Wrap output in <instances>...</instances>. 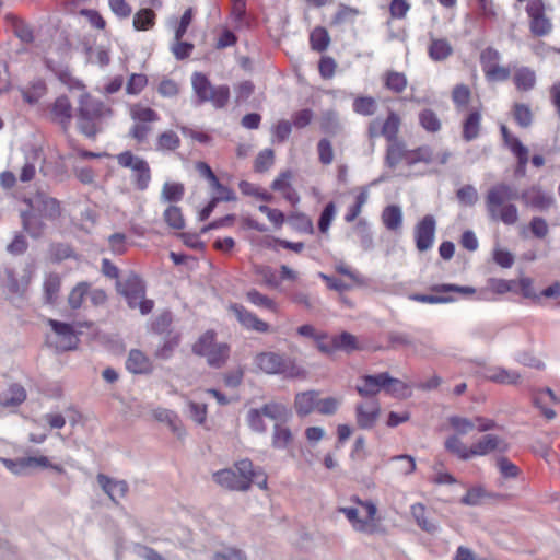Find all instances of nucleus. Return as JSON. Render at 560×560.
<instances>
[{
    "instance_id": "f704fd0d",
    "label": "nucleus",
    "mask_w": 560,
    "mask_h": 560,
    "mask_svg": "<svg viewBox=\"0 0 560 560\" xmlns=\"http://www.w3.org/2000/svg\"><path fill=\"white\" fill-rule=\"evenodd\" d=\"M445 448L450 453L454 454L458 458L463 460L470 459L474 457V453H471V446L468 447L458 435H451L445 441Z\"/></svg>"
},
{
    "instance_id": "e433bc0d",
    "label": "nucleus",
    "mask_w": 560,
    "mask_h": 560,
    "mask_svg": "<svg viewBox=\"0 0 560 560\" xmlns=\"http://www.w3.org/2000/svg\"><path fill=\"white\" fill-rule=\"evenodd\" d=\"M26 398L25 389L20 385H12L7 393L0 396V405L3 407H15Z\"/></svg>"
},
{
    "instance_id": "774afa93",
    "label": "nucleus",
    "mask_w": 560,
    "mask_h": 560,
    "mask_svg": "<svg viewBox=\"0 0 560 560\" xmlns=\"http://www.w3.org/2000/svg\"><path fill=\"white\" fill-rule=\"evenodd\" d=\"M458 201L464 206H474L478 201V191L472 185H465L456 191Z\"/></svg>"
},
{
    "instance_id": "5fc2aeb1",
    "label": "nucleus",
    "mask_w": 560,
    "mask_h": 560,
    "mask_svg": "<svg viewBox=\"0 0 560 560\" xmlns=\"http://www.w3.org/2000/svg\"><path fill=\"white\" fill-rule=\"evenodd\" d=\"M15 36L25 44L34 42V30L33 27L23 20L15 19L12 24Z\"/></svg>"
},
{
    "instance_id": "37998d69",
    "label": "nucleus",
    "mask_w": 560,
    "mask_h": 560,
    "mask_svg": "<svg viewBox=\"0 0 560 560\" xmlns=\"http://www.w3.org/2000/svg\"><path fill=\"white\" fill-rule=\"evenodd\" d=\"M246 299L249 303L257 307H262L271 312H277V303L269 296L260 293L256 289H250L246 293Z\"/></svg>"
},
{
    "instance_id": "c03bdc74",
    "label": "nucleus",
    "mask_w": 560,
    "mask_h": 560,
    "mask_svg": "<svg viewBox=\"0 0 560 560\" xmlns=\"http://www.w3.org/2000/svg\"><path fill=\"white\" fill-rule=\"evenodd\" d=\"M165 223L175 230H182L185 226V220L182 213V209L177 206L170 205L163 213Z\"/></svg>"
},
{
    "instance_id": "6ab92c4d",
    "label": "nucleus",
    "mask_w": 560,
    "mask_h": 560,
    "mask_svg": "<svg viewBox=\"0 0 560 560\" xmlns=\"http://www.w3.org/2000/svg\"><path fill=\"white\" fill-rule=\"evenodd\" d=\"M96 479L102 490L114 503H118L128 493L129 487L125 480L112 478L105 474H98Z\"/></svg>"
},
{
    "instance_id": "6e6d98bb",
    "label": "nucleus",
    "mask_w": 560,
    "mask_h": 560,
    "mask_svg": "<svg viewBox=\"0 0 560 560\" xmlns=\"http://www.w3.org/2000/svg\"><path fill=\"white\" fill-rule=\"evenodd\" d=\"M513 117L516 124L522 128H527L532 125L533 114L528 105L515 103L513 106Z\"/></svg>"
},
{
    "instance_id": "13d9d810",
    "label": "nucleus",
    "mask_w": 560,
    "mask_h": 560,
    "mask_svg": "<svg viewBox=\"0 0 560 560\" xmlns=\"http://www.w3.org/2000/svg\"><path fill=\"white\" fill-rule=\"evenodd\" d=\"M419 122L429 132H436L441 129V120L432 109H424L419 114Z\"/></svg>"
},
{
    "instance_id": "2eb2a0df",
    "label": "nucleus",
    "mask_w": 560,
    "mask_h": 560,
    "mask_svg": "<svg viewBox=\"0 0 560 560\" xmlns=\"http://www.w3.org/2000/svg\"><path fill=\"white\" fill-rule=\"evenodd\" d=\"M435 219L431 214L423 217L416 225L415 241L419 252H425L432 247L435 236Z\"/></svg>"
},
{
    "instance_id": "bb28decb",
    "label": "nucleus",
    "mask_w": 560,
    "mask_h": 560,
    "mask_svg": "<svg viewBox=\"0 0 560 560\" xmlns=\"http://www.w3.org/2000/svg\"><path fill=\"white\" fill-rule=\"evenodd\" d=\"M408 149L401 141L389 142L386 148L385 164L395 168L398 164H407Z\"/></svg>"
},
{
    "instance_id": "603ef678",
    "label": "nucleus",
    "mask_w": 560,
    "mask_h": 560,
    "mask_svg": "<svg viewBox=\"0 0 560 560\" xmlns=\"http://www.w3.org/2000/svg\"><path fill=\"white\" fill-rule=\"evenodd\" d=\"M376 108V101L371 96H359L353 102L354 113L362 116H372Z\"/></svg>"
},
{
    "instance_id": "3c124183",
    "label": "nucleus",
    "mask_w": 560,
    "mask_h": 560,
    "mask_svg": "<svg viewBox=\"0 0 560 560\" xmlns=\"http://www.w3.org/2000/svg\"><path fill=\"white\" fill-rule=\"evenodd\" d=\"M88 60L91 63L106 67L110 62L109 50L104 46L88 47Z\"/></svg>"
},
{
    "instance_id": "c9c22d12",
    "label": "nucleus",
    "mask_w": 560,
    "mask_h": 560,
    "mask_svg": "<svg viewBox=\"0 0 560 560\" xmlns=\"http://www.w3.org/2000/svg\"><path fill=\"white\" fill-rule=\"evenodd\" d=\"M156 14L152 9L139 10L133 15L132 25L136 31H149L155 25Z\"/></svg>"
},
{
    "instance_id": "0eeeda50",
    "label": "nucleus",
    "mask_w": 560,
    "mask_h": 560,
    "mask_svg": "<svg viewBox=\"0 0 560 560\" xmlns=\"http://www.w3.org/2000/svg\"><path fill=\"white\" fill-rule=\"evenodd\" d=\"M255 470L249 459L237 462L234 468H226L213 474L214 481L223 488L234 491H247L250 488Z\"/></svg>"
},
{
    "instance_id": "bf43d9fd",
    "label": "nucleus",
    "mask_w": 560,
    "mask_h": 560,
    "mask_svg": "<svg viewBox=\"0 0 560 560\" xmlns=\"http://www.w3.org/2000/svg\"><path fill=\"white\" fill-rule=\"evenodd\" d=\"M255 273L261 279L262 283L272 289H277L280 285V281L277 277V272L269 266H256Z\"/></svg>"
},
{
    "instance_id": "052dcab7",
    "label": "nucleus",
    "mask_w": 560,
    "mask_h": 560,
    "mask_svg": "<svg viewBox=\"0 0 560 560\" xmlns=\"http://www.w3.org/2000/svg\"><path fill=\"white\" fill-rule=\"evenodd\" d=\"M385 86L395 93H400L407 86V78L401 72L389 71L385 77Z\"/></svg>"
},
{
    "instance_id": "7ed1b4c3",
    "label": "nucleus",
    "mask_w": 560,
    "mask_h": 560,
    "mask_svg": "<svg viewBox=\"0 0 560 560\" xmlns=\"http://www.w3.org/2000/svg\"><path fill=\"white\" fill-rule=\"evenodd\" d=\"M30 207L32 212L22 213L23 226L31 236L38 237L44 224L36 213L42 218L55 220L60 215V205L57 199L39 192L30 199Z\"/></svg>"
},
{
    "instance_id": "a211bd4d",
    "label": "nucleus",
    "mask_w": 560,
    "mask_h": 560,
    "mask_svg": "<svg viewBox=\"0 0 560 560\" xmlns=\"http://www.w3.org/2000/svg\"><path fill=\"white\" fill-rule=\"evenodd\" d=\"M230 310L244 328L257 332L269 331V325L259 319L256 314L245 308V306L241 304H231Z\"/></svg>"
},
{
    "instance_id": "393cba45",
    "label": "nucleus",
    "mask_w": 560,
    "mask_h": 560,
    "mask_svg": "<svg viewBox=\"0 0 560 560\" xmlns=\"http://www.w3.org/2000/svg\"><path fill=\"white\" fill-rule=\"evenodd\" d=\"M318 392L307 390L295 396L294 407L301 417L307 416L317 409Z\"/></svg>"
},
{
    "instance_id": "c756f323",
    "label": "nucleus",
    "mask_w": 560,
    "mask_h": 560,
    "mask_svg": "<svg viewBox=\"0 0 560 560\" xmlns=\"http://www.w3.org/2000/svg\"><path fill=\"white\" fill-rule=\"evenodd\" d=\"M153 417L155 420L160 422H165L170 429L175 433L178 438L185 435V430L182 425V422L177 416V413L173 410L166 408H156L153 411Z\"/></svg>"
},
{
    "instance_id": "338daca9",
    "label": "nucleus",
    "mask_w": 560,
    "mask_h": 560,
    "mask_svg": "<svg viewBox=\"0 0 560 560\" xmlns=\"http://www.w3.org/2000/svg\"><path fill=\"white\" fill-rule=\"evenodd\" d=\"M432 160V151L429 147H421L416 150H408L407 165L412 166L417 163H429Z\"/></svg>"
},
{
    "instance_id": "c85d7f7f",
    "label": "nucleus",
    "mask_w": 560,
    "mask_h": 560,
    "mask_svg": "<svg viewBox=\"0 0 560 560\" xmlns=\"http://www.w3.org/2000/svg\"><path fill=\"white\" fill-rule=\"evenodd\" d=\"M54 119L62 125L63 129H67L72 118V106L67 96H59L51 108Z\"/></svg>"
},
{
    "instance_id": "de8ad7c7",
    "label": "nucleus",
    "mask_w": 560,
    "mask_h": 560,
    "mask_svg": "<svg viewBox=\"0 0 560 560\" xmlns=\"http://www.w3.org/2000/svg\"><path fill=\"white\" fill-rule=\"evenodd\" d=\"M130 116L133 121L155 122L159 120V114L150 107L140 104L133 105L130 109Z\"/></svg>"
},
{
    "instance_id": "a18cd8bd",
    "label": "nucleus",
    "mask_w": 560,
    "mask_h": 560,
    "mask_svg": "<svg viewBox=\"0 0 560 560\" xmlns=\"http://www.w3.org/2000/svg\"><path fill=\"white\" fill-rule=\"evenodd\" d=\"M180 145V139L173 130L162 132L156 140V150L175 151Z\"/></svg>"
},
{
    "instance_id": "49530a36",
    "label": "nucleus",
    "mask_w": 560,
    "mask_h": 560,
    "mask_svg": "<svg viewBox=\"0 0 560 560\" xmlns=\"http://www.w3.org/2000/svg\"><path fill=\"white\" fill-rule=\"evenodd\" d=\"M89 282H79L69 293L68 304L72 310H78L82 306L84 299L88 298Z\"/></svg>"
},
{
    "instance_id": "4be33fe9",
    "label": "nucleus",
    "mask_w": 560,
    "mask_h": 560,
    "mask_svg": "<svg viewBox=\"0 0 560 560\" xmlns=\"http://www.w3.org/2000/svg\"><path fill=\"white\" fill-rule=\"evenodd\" d=\"M292 173L290 171L282 172L271 184V188L280 191L282 197L291 205L295 206L300 202V196L291 185Z\"/></svg>"
},
{
    "instance_id": "9d476101",
    "label": "nucleus",
    "mask_w": 560,
    "mask_h": 560,
    "mask_svg": "<svg viewBox=\"0 0 560 560\" xmlns=\"http://www.w3.org/2000/svg\"><path fill=\"white\" fill-rule=\"evenodd\" d=\"M431 291L436 294H420V293H412L409 294V300L420 303H427V304H446L452 303L455 301V299L451 295H447V293H460L464 295L474 294L476 290L472 287L467 285H457V284H435L431 287Z\"/></svg>"
},
{
    "instance_id": "6e6552de",
    "label": "nucleus",
    "mask_w": 560,
    "mask_h": 560,
    "mask_svg": "<svg viewBox=\"0 0 560 560\" xmlns=\"http://www.w3.org/2000/svg\"><path fill=\"white\" fill-rule=\"evenodd\" d=\"M118 292L125 296L130 308H139L142 315L149 314L154 306L152 300H147L142 279L136 273H129L117 282Z\"/></svg>"
},
{
    "instance_id": "f257e3e1",
    "label": "nucleus",
    "mask_w": 560,
    "mask_h": 560,
    "mask_svg": "<svg viewBox=\"0 0 560 560\" xmlns=\"http://www.w3.org/2000/svg\"><path fill=\"white\" fill-rule=\"evenodd\" d=\"M517 198V189L510 184L498 183L490 187L485 198L489 218L506 225L515 224L518 221V210L512 201Z\"/></svg>"
},
{
    "instance_id": "f03ea898",
    "label": "nucleus",
    "mask_w": 560,
    "mask_h": 560,
    "mask_svg": "<svg viewBox=\"0 0 560 560\" xmlns=\"http://www.w3.org/2000/svg\"><path fill=\"white\" fill-rule=\"evenodd\" d=\"M351 500L365 512L364 516H360V511L355 506H341L338 509V512L346 516L352 529L369 536L384 533V527L381 524V518L377 516V506L374 501L361 500L358 497H353Z\"/></svg>"
},
{
    "instance_id": "aec40b11",
    "label": "nucleus",
    "mask_w": 560,
    "mask_h": 560,
    "mask_svg": "<svg viewBox=\"0 0 560 560\" xmlns=\"http://www.w3.org/2000/svg\"><path fill=\"white\" fill-rule=\"evenodd\" d=\"M508 443L500 436L494 434H486L479 441L471 445L474 456H485L492 452H505Z\"/></svg>"
},
{
    "instance_id": "680f3d73",
    "label": "nucleus",
    "mask_w": 560,
    "mask_h": 560,
    "mask_svg": "<svg viewBox=\"0 0 560 560\" xmlns=\"http://www.w3.org/2000/svg\"><path fill=\"white\" fill-rule=\"evenodd\" d=\"M471 93L467 85L457 84L454 86L452 92V101L456 106L457 110L465 108L470 100Z\"/></svg>"
},
{
    "instance_id": "79ce46f5",
    "label": "nucleus",
    "mask_w": 560,
    "mask_h": 560,
    "mask_svg": "<svg viewBox=\"0 0 560 560\" xmlns=\"http://www.w3.org/2000/svg\"><path fill=\"white\" fill-rule=\"evenodd\" d=\"M354 231L359 236L361 247L364 250H371L374 247V242L368 221L360 219L354 225Z\"/></svg>"
},
{
    "instance_id": "0e129e2a",
    "label": "nucleus",
    "mask_w": 560,
    "mask_h": 560,
    "mask_svg": "<svg viewBox=\"0 0 560 560\" xmlns=\"http://www.w3.org/2000/svg\"><path fill=\"white\" fill-rule=\"evenodd\" d=\"M336 206L332 201L328 202L319 217L318 220V229L322 233H327L329 231V228L331 225V222L334 221L336 217Z\"/></svg>"
},
{
    "instance_id": "cd10ccee",
    "label": "nucleus",
    "mask_w": 560,
    "mask_h": 560,
    "mask_svg": "<svg viewBox=\"0 0 560 560\" xmlns=\"http://www.w3.org/2000/svg\"><path fill=\"white\" fill-rule=\"evenodd\" d=\"M126 368L133 374H145L151 372L152 364L143 352L140 350H131L126 361Z\"/></svg>"
},
{
    "instance_id": "39448f33",
    "label": "nucleus",
    "mask_w": 560,
    "mask_h": 560,
    "mask_svg": "<svg viewBox=\"0 0 560 560\" xmlns=\"http://www.w3.org/2000/svg\"><path fill=\"white\" fill-rule=\"evenodd\" d=\"M254 363L261 372L269 375H281L285 378H294L301 376L304 371L299 366L295 360L289 355L266 351L258 353Z\"/></svg>"
},
{
    "instance_id": "58836bf2",
    "label": "nucleus",
    "mask_w": 560,
    "mask_h": 560,
    "mask_svg": "<svg viewBox=\"0 0 560 560\" xmlns=\"http://www.w3.org/2000/svg\"><path fill=\"white\" fill-rule=\"evenodd\" d=\"M341 128V122L335 110H327L323 113L320 118V129L323 132L336 136L340 132Z\"/></svg>"
},
{
    "instance_id": "4c0bfd02",
    "label": "nucleus",
    "mask_w": 560,
    "mask_h": 560,
    "mask_svg": "<svg viewBox=\"0 0 560 560\" xmlns=\"http://www.w3.org/2000/svg\"><path fill=\"white\" fill-rule=\"evenodd\" d=\"M428 52L432 60L442 61L452 55L453 48L446 39H432Z\"/></svg>"
},
{
    "instance_id": "1a4fd4ad",
    "label": "nucleus",
    "mask_w": 560,
    "mask_h": 560,
    "mask_svg": "<svg viewBox=\"0 0 560 560\" xmlns=\"http://www.w3.org/2000/svg\"><path fill=\"white\" fill-rule=\"evenodd\" d=\"M192 350L196 354L206 357L208 364L213 368L224 365L230 353V347L226 343H217L214 341V334L212 331L203 334L194 345Z\"/></svg>"
},
{
    "instance_id": "8fccbe9b",
    "label": "nucleus",
    "mask_w": 560,
    "mask_h": 560,
    "mask_svg": "<svg viewBox=\"0 0 560 560\" xmlns=\"http://www.w3.org/2000/svg\"><path fill=\"white\" fill-rule=\"evenodd\" d=\"M311 47L316 51H324L327 49L330 37L328 32L324 27H316L310 35Z\"/></svg>"
},
{
    "instance_id": "f8f14e48",
    "label": "nucleus",
    "mask_w": 560,
    "mask_h": 560,
    "mask_svg": "<svg viewBox=\"0 0 560 560\" xmlns=\"http://www.w3.org/2000/svg\"><path fill=\"white\" fill-rule=\"evenodd\" d=\"M542 0H529L526 4V13L529 18V28L535 36H546L552 30V23L545 14Z\"/></svg>"
},
{
    "instance_id": "f3484780",
    "label": "nucleus",
    "mask_w": 560,
    "mask_h": 560,
    "mask_svg": "<svg viewBox=\"0 0 560 560\" xmlns=\"http://www.w3.org/2000/svg\"><path fill=\"white\" fill-rule=\"evenodd\" d=\"M381 413V407L377 400L360 402L355 406V420L360 429H372Z\"/></svg>"
},
{
    "instance_id": "473e14b6",
    "label": "nucleus",
    "mask_w": 560,
    "mask_h": 560,
    "mask_svg": "<svg viewBox=\"0 0 560 560\" xmlns=\"http://www.w3.org/2000/svg\"><path fill=\"white\" fill-rule=\"evenodd\" d=\"M185 195V186L182 183L165 182L162 186L160 200L163 203L178 202Z\"/></svg>"
},
{
    "instance_id": "69168bd1",
    "label": "nucleus",
    "mask_w": 560,
    "mask_h": 560,
    "mask_svg": "<svg viewBox=\"0 0 560 560\" xmlns=\"http://www.w3.org/2000/svg\"><path fill=\"white\" fill-rule=\"evenodd\" d=\"M261 412L272 420H284L289 415L288 408L279 402L266 404L261 408Z\"/></svg>"
},
{
    "instance_id": "a878e982",
    "label": "nucleus",
    "mask_w": 560,
    "mask_h": 560,
    "mask_svg": "<svg viewBox=\"0 0 560 560\" xmlns=\"http://www.w3.org/2000/svg\"><path fill=\"white\" fill-rule=\"evenodd\" d=\"M410 513L417 523V525L429 534H435L439 532L440 526L433 520L428 517L425 506L422 503H415L410 506Z\"/></svg>"
},
{
    "instance_id": "b1692460",
    "label": "nucleus",
    "mask_w": 560,
    "mask_h": 560,
    "mask_svg": "<svg viewBox=\"0 0 560 560\" xmlns=\"http://www.w3.org/2000/svg\"><path fill=\"white\" fill-rule=\"evenodd\" d=\"M482 114L480 109L472 108L463 120V138L472 141L480 135Z\"/></svg>"
},
{
    "instance_id": "7c9ffc66",
    "label": "nucleus",
    "mask_w": 560,
    "mask_h": 560,
    "mask_svg": "<svg viewBox=\"0 0 560 560\" xmlns=\"http://www.w3.org/2000/svg\"><path fill=\"white\" fill-rule=\"evenodd\" d=\"M382 222L387 230L392 232L399 231L402 225L401 208L396 205L385 207L382 212Z\"/></svg>"
},
{
    "instance_id": "9b49d317",
    "label": "nucleus",
    "mask_w": 560,
    "mask_h": 560,
    "mask_svg": "<svg viewBox=\"0 0 560 560\" xmlns=\"http://www.w3.org/2000/svg\"><path fill=\"white\" fill-rule=\"evenodd\" d=\"M52 329V335L47 337V342L57 352H63L75 349L78 337L70 324L61 323L55 319L48 320Z\"/></svg>"
},
{
    "instance_id": "4d7b16f0",
    "label": "nucleus",
    "mask_w": 560,
    "mask_h": 560,
    "mask_svg": "<svg viewBox=\"0 0 560 560\" xmlns=\"http://www.w3.org/2000/svg\"><path fill=\"white\" fill-rule=\"evenodd\" d=\"M334 350H345L347 352L357 349V339L353 335L343 331L340 335L334 336L331 339Z\"/></svg>"
},
{
    "instance_id": "a19ab883",
    "label": "nucleus",
    "mask_w": 560,
    "mask_h": 560,
    "mask_svg": "<svg viewBox=\"0 0 560 560\" xmlns=\"http://www.w3.org/2000/svg\"><path fill=\"white\" fill-rule=\"evenodd\" d=\"M292 432L289 428L276 423L272 432V446L275 448L283 450L292 442Z\"/></svg>"
},
{
    "instance_id": "412c9836",
    "label": "nucleus",
    "mask_w": 560,
    "mask_h": 560,
    "mask_svg": "<svg viewBox=\"0 0 560 560\" xmlns=\"http://www.w3.org/2000/svg\"><path fill=\"white\" fill-rule=\"evenodd\" d=\"M388 381V373L386 372L376 375H364L355 389L362 397H372L378 394L384 388L385 382Z\"/></svg>"
},
{
    "instance_id": "4468645a",
    "label": "nucleus",
    "mask_w": 560,
    "mask_h": 560,
    "mask_svg": "<svg viewBox=\"0 0 560 560\" xmlns=\"http://www.w3.org/2000/svg\"><path fill=\"white\" fill-rule=\"evenodd\" d=\"M400 118L395 112H390L384 121L374 119L369 125V136L376 138L383 136L388 143L398 141L397 135L399 132Z\"/></svg>"
},
{
    "instance_id": "864d4df0",
    "label": "nucleus",
    "mask_w": 560,
    "mask_h": 560,
    "mask_svg": "<svg viewBox=\"0 0 560 560\" xmlns=\"http://www.w3.org/2000/svg\"><path fill=\"white\" fill-rule=\"evenodd\" d=\"M289 223L299 232L313 234L314 225L311 218L304 213L298 212L289 217Z\"/></svg>"
},
{
    "instance_id": "423d86ee",
    "label": "nucleus",
    "mask_w": 560,
    "mask_h": 560,
    "mask_svg": "<svg viewBox=\"0 0 560 560\" xmlns=\"http://www.w3.org/2000/svg\"><path fill=\"white\" fill-rule=\"evenodd\" d=\"M191 86L196 95V104L211 103L217 109L224 108L230 100V88L228 85H212L209 79L201 72H194Z\"/></svg>"
},
{
    "instance_id": "20e7f679",
    "label": "nucleus",
    "mask_w": 560,
    "mask_h": 560,
    "mask_svg": "<svg viewBox=\"0 0 560 560\" xmlns=\"http://www.w3.org/2000/svg\"><path fill=\"white\" fill-rule=\"evenodd\" d=\"M79 103V128L86 137L93 138L98 132L102 119L109 117L112 110L103 102L89 94L81 95Z\"/></svg>"
},
{
    "instance_id": "ddd939ff",
    "label": "nucleus",
    "mask_w": 560,
    "mask_h": 560,
    "mask_svg": "<svg viewBox=\"0 0 560 560\" xmlns=\"http://www.w3.org/2000/svg\"><path fill=\"white\" fill-rule=\"evenodd\" d=\"M388 341L392 347H407L415 354L428 357L435 351L433 345L429 340H422L413 337L412 335L404 331H392L388 334Z\"/></svg>"
},
{
    "instance_id": "09e8293b",
    "label": "nucleus",
    "mask_w": 560,
    "mask_h": 560,
    "mask_svg": "<svg viewBox=\"0 0 560 560\" xmlns=\"http://www.w3.org/2000/svg\"><path fill=\"white\" fill-rule=\"evenodd\" d=\"M3 287L11 293L20 294L26 287V281H20L16 279L14 271L10 268H5L1 275Z\"/></svg>"
},
{
    "instance_id": "5701e85b",
    "label": "nucleus",
    "mask_w": 560,
    "mask_h": 560,
    "mask_svg": "<svg viewBox=\"0 0 560 560\" xmlns=\"http://www.w3.org/2000/svg\"><path fill=\"white\" fill-rule=\"evenodd\" d=\"M485 377L488 381L498 384L514 385L520 382L521 374L514 370H508L501 366H492L486 370Z\"/></svg>"
},
{
    "instance_id": "ea45409f",
    "label": "nucleus",
    "mask_w": 560,
    "mask_h": 560,
    "mask_svg": "<svg viewBox=\"0 0 560 560\" xmlns=\"http://www.w3.org/2000/svg\"><path fill=\"white\" fill-rule=\"evenodd\" d=\"M118 164L122 167L130 168L132 173L143 171V167L149 165L148 162L130 151H125L117 155Z\"/></svg>"
},
{
    "instance_id": "dca6fc26",
    "label": "nucleus",
    "mask_w": 560,
    "mask_h": 560,
    "mask_svg": "<svg viewBox=\"0 0 560 560\" xmlns=\"http://www.w3.org/2000/svg\"><path fill=\"white\" fill-rule=\"evenodd\" d=\"M521 199L525 206L533 209L545 211L555 202L552 192L541 189L539 186H532L521 194Z\"/></svg>"
},
{
    "instance_id": "2f4dec72",
    "label": "nucleus",
    "mask_w": 560,
    "mask_h": 560,
    "mask_svg": "<svg viewBox=\"0 0 560 560\" xmlns=\"http://www.w3.org/2000/svg\"><path fill=\"white\" fill-rule=\"evenodd\" d=\"M513 81L518 91L527 92L536 84V73L528 67H521L516 69Z\"/></svg>"
},
{
    "instance_id": "e2e57ef3",
    "label": "nucleus",
    "mask_w": 560,
    "mask_h": 560,
    "mask_svg": "<svg viewBox=\"0 0 560 560\" xmlns=\"http://www.w3.org/2000/svg\"><path fill=\"white\" fill-rule=\"evenodd\" d=\"M448 423L452 429L459 435H466L476 428V424L472 420L459 416H451L448 418Z\"/></svg>"
},
{
    "instance_id": "72a5a7b5",
    "label": "nucleus",
    "mask_w": 560,
    "mask_h": 560,
    "mask_svg": "<svg viewBox=\"0 0 560 560\" xmlns=\"http://www.w3.org/2000/svg\"><path fill=\"white\" fill-rule=\"evenodd\" d=\"M43 160L39 150H33L26 155L24 165L21 168L20 180L27 183L32 180L36 174V166Z\"/></svg>"
}]
</instances>
